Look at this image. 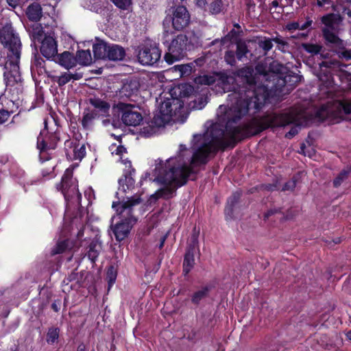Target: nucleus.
Masks as SVG:
<instances>
[{
	"label": "nucleus",
	"instance_id": "f257e3e1",
	"mask_svg": "<svg viewBox=\"0 0 351 351\" xmlns=\"http://www.w3.org/2000/svg\"><path fill=\"white\" fill-rule=\"evenodd\" d=\"M256 70L258 74L254 77L247 75H252L250 68L240 71L239 75H245L249 87L239 91L234 86L233 76L203 75L195 79V83L199 85H210L217 80V93H232L228 95V105L219 106L217 121L210 124L203 134L194 135L190 149L180 145L175 156L157 165L149 180L157 182L160 187L150 196V204L158 199L173 197L176 189L186 182L189 175L195 173L198 166L206 162L210 153L227 147L231 141L247 134V132L238 125L237 121L247 115L250 108L258 109L269 97L280 96L289 77L284 75L287 69L273 61L269 64L268 72L263 70L261 64Z\"/></svg>",
	"mask_w": 351,
	"mask_h": 351
},
{
	"label": "nucleus",
	"instance_id": "f03ea898",
	"mask_svg": "<svg viewBox=\"0 0 351 351\" xmlns=\"http://www.w3.org/2000/svg\"><path fill=\"white\" fill-rule=\"evenodd\" d=\"M0 42L3 45V54H7L6 57L0 54V65L4 66L3 75L7 84L12 86L21 80L19 66L21 41L10 23L0 28Z\"/></svg>",
	"mask_w": 351,
	"mask_h": 351
},
{
	"label": "nucleus",
	"instance_id": "7ed1b4c3",
	"mask_svg": "<svg viewBox=\"0 0 351 351\" xmlns=\"http://www.w3.org/2000/svg\"><path fill=\"white\" fill-rule=\"evenodd\" d=\"M183 104L178 99H169L165 100L159 106L153 119L151 121L143 123L141 133L146 137L156 134L160 128L165 125L171 121L176 120V115L180 113Z\"/></svg>",
	"mask_w": 351,
	"mask_h": 351
},
{
	"label": "nucleus",
	"instance_id": "20e7f679",
	"mask_svg": "<svg viewBox=\"0 0 351 351\" xmlns=\"http://www.w3.org/2000/svg\"><path fill=\"white\" fill-rule=\"evenodd\" d=\"M141 202L140 198L132 197L128 199L126 202H113L112 208L116 209L117 215L112 219V221L119 220L111 228L117 241L125 239L130 233L132 227L136 221L133 217L132 208Z\"/></svg>",
	"mask_w": 351,
	"mask_h": 351
},
{
	"label": "nucleus",
	"instance_id": "39448f33",
	"mask_svg": "<svg viewBox=\"0 0 351 351\" xmlns=\"http://www.w3.org/2000/svg\"><path fill=\"white\" fill-rule=\"evenodd\" d=\"M308 123L306 112L296 109L289 110L280 114H269L263 119L265 128L282 127L289 123H295V125L286 134L288 138L293 137L298 132L299 126L307 125Z\"/></svg>",
	"mask_w": 351,
	"mask_h": 351
},
{
	"label": "nucleus",
	"instance_id": "423d86ee",
	"mask_svg": "<svg viewBox=\"0 0 351 351\" xmlns=\"http://www.w3.org/2000/svg\"><path fill=\"white\" fill-rule=\"evenodd\" d=\"M164 44L168 48V52L165 56L166 62L172 64L180 60L185 56L187 48V38L186 36L179 34L173 37L169 30H165Z\"/></svg>",
	"mask_w": 351,
	"mask_h": 351
},
{
	"label": "nucleus",
	"instance_id": "0eeeda50",
	"mask_svg": "<svg viewBox=\"0 0 351 351\" xmlns=\"http://www.w3.org/2000/svg\"><path fill=\"white\" fill-rule=\"evenodd\" d=\"M348 115H351V99H348L328 102L319 111V116L322 118L348 119L346 117Z\"/></svg>",
	"mask_w": 351,
	"mask_h": 351
},
{
	"label": "nucleus",
	"instance_id": "6e6552de",
	"mask_svg": "<svg viewBox=\"0 0 351 351\" xmlns=\"http://www.w3.org/2000/svg\"><path fill=\"white\" fill-rule=\"evenodd\" d=\"M73 170V167H69L66 169L61 184L58 189L62 191L66 201L80 206L82 197L78 192L77 181L72 178Z\"/></svg>",
	"mask_w": 351,
	"mask_h": 351
},
{
	"label": "nucleus",
	"instance_id": "1a4fd4ad",
	"mask_svg": "<svg viewBox=\"0 0 351 351\" xmlns=\"http://www.w3.org/2000/svg\"><path fill=\"white\" fill-rule=\"evenodd\" d=\"M189 14L184 6H178L169 10V13L164 21L165 30H167V25L172 24L173 27L176 30L182 29L189 23Z\"/></svg>",
	"mask_w": 351,
	"mask_h": 351
},
{
	"label": "nucleus",
	"instance_id": "9d476101",
	"mask_svg": "<svg viewBox=\"0 0 351 351\" xmlns=\"http://www.w3.org/2000/svg\"><path fill=\"white\" fill-rule=\"evenodd\" d=\"M341 21L338 14H329L322 18V22L325 25L323 28V34L326 40L331 43L336 44L338 47L343 46L341 40L335 34Z\"/></svg>",
	"mask_w": 351,
	"mask_h": 351
},
{
	"label": "nucleus",
	"instance_id": "9b49d317",
	"mask_svg": "<svg viewBox=\"0 0 351 351\" xmlns=\"http://www.w3.org/2000/svg\"><path fill=\"white\" fill-rule=\"evenodd\" d=\"M161 51L154 44L142 46L138 53V60L143 65H152L159 60Z\"/></svg>",
	"mask_w": 351,
	"mask_h": 351
},
{
	"label": "nucleus",
	"instance_id": "f8f14e48",
	"mask_svg": "<svg viewBox=\"0 0 351 351\" xmlns=\"http://www.w3.org/2000/svg\"><path fill=\"white\" fill-rule=\"evenodd\" d=\"M56 143V137L53 135H49L46 129L40 132L37 140V148L39 149L41 160L48 159L49 151L55 149Z\"/></svg>",
	"mask_w": 351,
	"mask_h": 351
},
{
	"label": "nucleus",
	"instance_id": "ddd939ff",
	"mask_svg": "<svg viewBox=\"0 0 351 351\" xmlns=\"http://www.w3.org/2000/svg\"><path fill=\"white\" fill-rule=\"evenodd\" d=\"M37 39L41 42L40 52L47 59L53 58L58 52L57 43L53 34H40Z\"/></svg>",
	"mask_w": 351,
	"mask_h": 351
},
{
	"label": "nucleus",
	"instance_id": "4468645a",
	"mask_svg": "<svg viewBox=\"0 0 351 351\" xmlns=\"http://www.w3.org/2000/svg\"><path fill=\"white\" fill-rule=\"evenodd\" d=\"M125 175L123 178H121L119 180V189L117 193V195L119 199H123L121 202H126L128 199L125 200V197L123 194L125 193L128 191H130L134 185V180L132 176V172L134 171V169H132V167L130 168L128 166H125ZM133 197L126 199H132ZM138 198L137 197H136Z\"/></svg>",
	"mask_w": 351,
	"mask_h": 351
},
{
	"label": "nucleus",
	"instance_id": "2eb2a0df",
	"mask_svg": "<svg viewBox=\"0 0 351 351\" xmlns=\"http://www.w3.org/2000/svg\"><path fill=\"white\" fill-rule=\"evenodd\" d=\"M120 108L123 110L121 119L125 124L135 126L143 120L141 114L134 106L121 104Z\"/></svg>",
	"mask_w": 351,
	"mask_h": 351
},
{
	"label": "nucleus",
	"instance_id": "dca6fc26",
	"mask_svg": "<svg viewBox=\"0 0 351 351\" xmlns=\"http://www.w3.org/2000/svg\"><path fill=\"white\" fill-rule=\"evenodd\" d=\"M65 149L66 155L69 160H81L86 154L84 144L76 141H66Z\"/></svg>",
	"mask_w": 351,
	"mask_h": 351
},
{
	"label": "nucleus",
	"instance_id": "f3484780",
	"mask_svg": "<svg viewBox=\"0 0 351 351\" xmlns=\"http://www.w3.org/2000/svg\"><path fill=\"white\" fill-rule=\"evenodd\" d=\"M108 5V0H85L84 2V6L97 13L104 14L105 8Z\"/></svg>",
	"mask_w": 351,
	"mask_h": 351
},
{
	"label": "nucleus",
	"instance_id": "a211bd4d",
	"mask_svg": "<svg viewBox=\"0 0 351 351\" xmlns=\"http://www.w3.org/2000/svg\"><path fill=\"white\" fill-rule=\"evenodd\" d=\"M57 62L60 65L66 69L74 67L76 65V59L68 51H64L58 56Z\"/></svg>",
	"mask_w": 351,
	"mask_h": 351
},
{
	"label": "nucleus",
	"instance_id": "6ab92c4d",
	"mask_svg": "<svg viewBox=\"0 0 351 351\" xmlns=\"http://www.w3.org/2000/svg\"><path fill=\"white\" fill-rule=\"evenodd\" d=\"M90 104L97 109V113L101 116H106L110 110V105L106 101L98 97L90 99Z\"/></svg>",
	"mask_w": 351,
	"mask_h": 351
},
{
	"label": "nucleus",
	"instance_id": "aec40b11",
	"mask_svg": "<svg viewBox=\"0 0 351 351\" xmlns=\"http://www.w3.org/2000/svg\"><path fill=\"white\" fill-rule=\"evenodd\" d=\"M26 14L30 21H38L42 16V8L39 4L34 3L27 7Z\"/></svg>",
	"mask_w": 351,
	"mask_h": 351
},
{
	"label": "nucleus",
	"instance_id": "412c9836",
	"mask_svg": "<svg viewBox=\"0 0 351 351\" xmlns=\"http://www.w3.org/2000/svg\"><path fill=\"white\" fill-rule=\"evenodd\" d=\"M125 56V51L123 47L112 45L108 47L107 58L112 60H121Z\"/></svg>",
	"mask_w": 351,
	"mask_h": 351
},
{
	"label": "nucleus",
	"instance_id": "4be33fe9",
	"mask_svg": "<svg viewBox=\"0 0 351 351\" xmlns=\"http://www.w3.org/2000/svg\"><path fill=\"white\" fill-rule=\"evenodd\" d=\"M110 150L112 155L119 156V160L126 167H131V162L127 158H123V155L126 154V149L121 145H117L116 144H112L110 146Z\"/></svg>",
	"mask_w": 351,
	"mask_h": 351
},
{
	"label": "nucleus",
	"instance_id": "5701e85b",
	"mask_svg": "<svg viewBox=\"0 0 351 351\" xmlns=\"http://www.w3.org/2000/svg\"><path fill=\"white\" fill-rule=\"evenodd\" d=\"M109 46L104 42H99L93 45V50L95 57L98 59L107 58Z\"/></svg>",
	"mask_w": 351,
	"mask_h": 351
},
{
	"label": "nucleus",
	"instance_id": "b1692460",
	"mask_svg": "<svg viewBox=\"0 0 351 351\" xmlns=\"http://www.w3.org/2000/svg\"><path fill=\"white\" fill-rule=\"evenodd\" d=\"M75 246V244L69 241H62L58 242L56 245L53 248L51 253L52 254H60L66 251V250H71Z\"/></svg>",
	"mask_w": 351,
	"mask_h": 351
},
{
	"label": "nucleus",
	"instance_id": "393cba45",
	"mask_svg": "<svg viewBox=\"0 0 351 351\" xmlns=\"http://www.w3.org/2000/svg\"><path fill=\"white\" fill-rule=\"evenodd\" d=\"M76 62L82 65H89L92 62V56L89 50L79 51L77 54Z\"/></svg>",
	"mask_w": 351,
	"mask_h": 351
},
{
	"label": "nucleus",
	"instance_id": "a878e982",
	"mask_svg": "<svg viewBox=\"0 0 351 351\" xmlns=\"http://www.w3.org/2000/svg\"><path fill=\"white\" fill-rule=\"evenodd\" d=\"M80 76L78 74H72L69 72H65L60 76L56 77V81L59 86H64L71 80H78Z\"/></svg>",
	"mask_w": 351,
	"mask_h": 351
},
{
	"label": "nucleus",
	"instance_id": "bb28decb",
	"mask_svg": "<svg viewBox=\"0 0 351 351\" xmlns=\"http://www.w3.org/2000/svg\"><path fill=\"white\" fill-rule=\"evenodd\" d=\"M194 64L195 63L192 62V63L186 64L176 65L174 66V69L176 71H179L180 77L187 76V75H189L192 73V71L195 67Z\"/></svg>",
	"mask_w": 351,
	"mask_h": 351
},
{
	"label": "nucleus",
	"instance_id": "cd10ccee",
	"mask_svg": "<svg viewBox=\"0 0 351 351\" xmlns=\"http://www.w3.org/2000/svg\"><path fill=\"white\" fill-rule=\"evenodd\" d=\"M194 265V256L191 250H188L185 254L183 263L184 271L185 274L189 272Z\"/></svg>",
	"mask_w": 351,
	"mask_h": 351
},
{
	"label": "nucleus",
	"instance_id": "c85d7f7f",
	"mask_svg": "<svg viewBox=\"0 0 351 351\" xmlns=\"http://www.w3.org/2000/svg\"><path fill=\"white\" fill-rule=\"evenodd\" d=\"M84 220L82 219L80 216V219L77 217H74L71 221V229L74 231V226L77 230V237H80L83 235L82 230H81L84 226Z\"/></svg>",
	"mask_w": 351,
	"mask_h": 351
},
{
	"label": "nucleus",
	"instance_id": "c756f323",
	"mask_svg": "<svg viewBox=\"0 0 351 351\" xmlns=\"http://www.w3.org/2000/svg\"><path fill=\"white\" fill-rule=\"evenodd\" d=\"M208 291V290L206 287L196 291L192 297L193 302L195 304H198L203 298L207 295Z\"/></svg>",
	"mask_w": 351,
	"mask_h": 351
},
{
	"label": "nucleus",
	"instance_id": "7c9ffc66",
	"mask_svg": "<svg viewBox=\"0 0 351 351\" xmlns=\"http://www.w3.org/2000/svg\"><path fill=\"white\" fill-rule=\"evenodd\" d=\"M59 330L58 328H50L47 332V341L49 343H53L58 339Z\"/></svg>",
	"mask_w": 351,
	"mask_h": 351
},
{
	"label": "nucleus",
	"instance_id": "2f4dec72",
	"mask_svg": "<svg viewBox=\"0 0 351 351\" xmlns=\"http://www.w3.org/2000/svg\"><path fill=\"white\" fill-rule=\"evenodd\" d=\"M247 52V46L244 43L240 42L237 44V56L239 60H242Z\"/></svg>",
	"mask_w": 351,
	"mask_h": 351
},
{
	"label": "nucleus",
	"instance_id": "473e14b6",
	"mask_svg": "<svg viewBox=\"0 0 351 351\" xmlns=\"http://www.w3.org/2000/svg\"><path fill=\"white\" fill-rule=\"evenodd\" d=\"M302 47L308 53L317 54L320 51L321 47L317 45L303 44Z\"/></svg>",
	"mask_w": 351,
	"mask_h": 351
},
{
	"label": "nucleus",
	"instance_id": "72a5a7b5",
	"mask_svg": "<svg viewBox=\"0 0 351 351\" xmlns=\"http://www.w3.org/2000/svg\"><path fill=\"white\" fill-rule=\"evenodd\" d=\"M350 171V169L342 171L338 176V177L334 180V185L335 186H339L343 182V180L347 178V176Z\"/></svg>",
	"mask_w": 351,
	"mask_h": 351
},
{
	"label": "nucleus",
	"instance_id": "f704fd0d",
	"mask_svg": "<svg viewBox=\"0 0 351 351\" xmlns=\"http://www.w3.org/2000/svg\"><path fill=\"white\" fill-rule=\"evenodd\" d=\"M116 6L120 9L127 10L131 5V0H112Z\"/></svg>",
	"mask_w": 351,
	"mask_h": 351
},
{
	"label": "nucleus",
	"instance_id": "c9c22d12",
	"mask_svg": "<svg viewBox=\"0 0 351 351\" xmlns=\"http://www.w3.org/2000/svg\"><path fill=\"white\" fill-rule=\"evenodd\" d=\"M180 89L181 90V93L184 96H189L194 91L193 87L189 84H182L180 87Z\"/></svg>",
	"mask_w": 351,
	"mask_h": 351
},
{
	"label": "nucleus",
	"instance_id": "e433bc0d",
	"mask_svg": "<svg viewBox=\"0 0 351 351\" xmlns=\"http://www.w3.org/2000/svg\"><path fill=\"white\" fill-rule=\"evenodd\" d=\"M221 8H222V2L220 0H217L215 2H213L211 5H210V12L213 13V14H217L219 12H220V11L221 10Z\"/></svg>",
	"mask_w": 351,
	"mask_h": 351
},
{
	"label": "nucleus",
	"instance_id": "4c0bfd02",
	"mask_svg": "<svg viewBox=\"0 0 351 351\" xmlns=\"http://www.w3.org/2000/svg\"><path fill=\"white\" fill-rule=\"evenodd\" d=\"M272 46L271 40L269 39H265L260 42V47L266 51L270 50L272 48Z\"/></svg>",
	"mask_w": 351,
	"mask_h": 351
},
{
	"label": "nucleus",
	"instance_id": "58836bf2",
	"mask_svg": "<svg viewBox=\"0 0 351 351\" xmlns=\"http://www.w3.org/2000/svg\"><path fill=\"white\" fill-rule=\"evenodd\" d=\"M108 277L109 278V285L111 286L116 280V274L112 267L108 271Z\"/></svg>",
	"mask_w": 351,
	"mask_h": 351
},
{
	"label": "nucleus",
	"instance_id": "ea45409f",
	"mask_svg": "<svg viewBox=\"0 0 351 351\" xmlns=\"http://www.w3.org/2000/svg\"><path fill=\"white\" fill-rule=\"evenodd\" d=\"M10 117L8 111L3 110L1 107L0 108V124L4 123L8 120Z\"/></svg>",
	"mask_w": 351,
	"mask_h": 351
},
{
	"label": "nucleus",
	"instance_id": "a19ab883",
	"mask_svg": "<svg viewBox=\"0 0 351 351\" xmlns=\"http://www.w3.org/2000/svg\"><path fill=\"white\" fill-rule=\"evenodd\" d=\"M44 60L41 58H35L32 65V71L34 69V66H39L40 69L43 67Z\"/></svg>",
	"mask_w": 351,
	"mask_h": 351
},
{
	"label": "nucleus",
	"instance_id": "79ce46f5",
	"mask_svg": "<svg viewBox=\"0 0 351 351\" xmlns=\"http://www.w3.org/2000/svg\"><path fill=\"white\" fill-rule=\"evenodd\" d=\"M225 59L229 64L233 65L235 62L234 56L232 51H228L225 55Z\"/></svg>",
	"mask_w": 351,
	"mask_h": 351
},
{
	"label": "nucleus",
	"instance_id": "37998d69",
	"mask_svg": "<svg viewBox=\"0 0 351 351\" xmlns=\"http://www.w3.org/2000/svg\"><path fill=\"white\" fill-rule=\"evenodd\" d=\"M324 77L326 78V80L322 77H319L320 81H322L323 84H326V87H329L332 84L331 76L330 75L327 74Z\"/></svg>",
	"mask_w": 351,
	"mask_h": 351
},
{
	"label": "nucleus",
	"instance_id": "c03bdc74",
	"mask_svg": "<svg viewBox=\"0 0 351 351\" xmlns=\"http://www.w3.org/2000/svg\"><path fill=\"white\" fill-rule=\"evenodd\" d=\"M286 29L289 31L300 29V23L298 22L290 23L286 25Z\"/></svg>",
	"mask_w": 351,
	"mask_h": 351
},
{
	"label": "nucleus",
	"instance_id": "a18cd8bd",
	"mask_svg": "<svg viewBox=\"0 0 351 351\" xmlns=\"http://www.w3.org/2000/svg\"><path fill=\"white\" fill-rule=\"evenodd\" d=\"M295 186V182L294 180H290L287 182L284 187L282 188V190H293Z\"/></svg>",
	"mask_w": 351,
	"mask_h": 351
},
{
	"label": "nucleus",
	"instance_id": "49530a36",
	"mask_svg": "<svg viewBox=\"0 0 351 351\" xmlns=\"http://www.w3.org/2000/svg\"><path fill=\"white\" fill-rule=\"evenodd\" d=\"M93 117L91 114H87L84 115L82 119L83 126L85 128L88 127V123L91 121Z\"/></svg>",
	"mask_w": 351,
	"mask_h": 351
},
{
	"label": "nucleus",
	"instance_id": "de8ad7c7",
	"mask_svg": "<svg viewBox=\"0 0 351 351\" xmlns=\"http://www.w3.org/2000/svg\"><path fill=\"white\" fill-rule=\"evenodd\" d=\"M88 256L92 261H94V259L98 256V252L97 250L90 249L88 252Z\"/></svg>",
	"mask_w": 351,
	"mask_h": 351
},
{
	"label": "nucleus",
	"instance_id": "09e8293b",
	"mask_svg": "<svg viewBox=\"0 0 351 351\" xmlns=\"http://www.w3.org/2000/svg\"><path fill=\"white\" fill-rule=\"evenodd\" d=\"M197 6L202 8H205L207 3V0H195Z\"/></svg>",
	"mask_w": 351,
	"mask_h": 351
},
{
	"label": "nucleus",
	"instance_id": "8fccbe9b",
	"mask_svg": "<svg viewBox=\"0 0 351 351\" xmlns=\"http://www.w3.org/2000/svg\"><path fill=\"white\" fill-rule=\"evenodd\" d=\"M312 24V21L308 20L306 22L300 24V29H305Z\"/></svg>",
	"mask_w": 351,
	"mask_h": 351
},
{
	"label": "nucleus",
	"instance_id": "3c124183",
	"mask_svg": "<svg viewBox=\"0 0 351 351\" xmlns=\"http://www.w3.org/2000/svg\"><path fill=\"white\" fill-rule=\"evenodd\" d=\"M93 193V191L91 189H88L86 192H85V196L88 197V204L90 203V197H91V195Z\"/></svg>",
	"mask_w": 351,
	"mask_h": 351
},
{
	"label": "nucleus",
	"instance_id": "603ef678",
	"mask_svg": "<svg viewBox=\"0 0 351 351\" xmlns=\"http://www.w3.org/2000/svg\"><path fill=\"white\" fill-rule=\"evenodd\" d=\"M9 5L15 8L18 5L19 0H6Z\"/></svg>",
	"mask_w": 351,
	"mask_h": 351
},
{
	"label": "nucleus",
	"instance_id": "864d4df0",
	"mask_svg": "<svg viewBox=\"0 0 351 351\" xmlns=\"http://www.w3.org/2000/svg\"><path fill=\"white\" fill-rule=\"evenodd\" d=\"M330 1L329 0H317V5L319 6H323L325 4H329Z\"/></svg>",
	"mask_w": 351,
	"mask_h": 351
},
{
	"label": "nucleus",
	"instance_id": "5fc2aeb1",
	"mask_svg": "<svg viewBox=\"0 0 351 351\" xmlns=\"http://www.w3.org/2000/svg\"><path fill=\"white\" fill-rule=\"evenodd\" d=\"M342 55L346 59H351V53L350 51H343L342 53Z\"/></svg>",
	"mask_w": 351,
	"mask_h": 351
},
{
	"label": "nucleus",
	"instance_id": "6e6d98bb",
	"mask_svg": "<svg viewBox=\"0 0 351 351\" xmlns=\"http://www.w3.org/2000/svg\"><path fill=\"white\" fill-rule=\"evenodd\" d=\"M165 237L162 238V240L160 241V246H159L160 248L162 247V246H163V245L165 243Z\"/></svg>",
	"mask_w": 351,
	"mask_h": 351
},
{
	"label": "nucleus",
	"instance_id": "4d7b16f0",
	"mask_svg": "<svg viewBox=\"0 0 351 351\" xmlns=\"http://www.w3.org/2000/svg\"><path fill=\"white\" fill-rule=\"evenodd\" d=\"M348 338L351 340V330L347 333Z\"/></svg>",
	"mask_w": 351,
	"mask_h": 351
},
{
	"label": "nucleus",
	"instance_id": "13d9d810",
	"mask_svg": "<svg viewBox=\"0 0 351 351\" xmlns=\"http://www.w3.org/2000/svg\"><path fill=\"white\" fill-rule=\"evenodd\" d=\"M52 308H53L56 311H58V307H57V306H56V304H52Z\"/></svg>",
	"mask_w": 351,
	"mask_h": 351
},
{
	"label": "nucleus",
	"instance_id": "bf43d9fd",
	"mask_svg": "<svg viewBox=\"0 0 351 351\" xmlns=\"http://www.w3.org/2000/svg\"><path fill=\"white\" fill-rule=\"evenodd\" d=\"M301 153H302V154H304V155H306V152H304V147H303V146H302V147H301Z\"/></svg>",
	"mask_w": 351,
	"mask_h": 351
},
{
	"label": "nucleus",
	"instance_id": "052dcab7",
	"mask_svg": "<svg viewBox=\"0 0 351 351\" xmlns=\"http://www.w3.org/2000/svg\"><path fill=\"white\" fill-rule=\"evenodd\" d=\"M199 62H202V60H198L195 61V63L196 64H197Z\"/></svg>",
	"mask_w": 351,
	"mask_h": 351
},
{
	"label": "nucleus",
	"instance_id": "680f3d73",
	"mask_svg": "<svg viewBox=\"0 0 351 351\" xmlns=\"http://www.w3.org/2000/svg\"><path fill=\"white\" fill-rule=\"evenodd\" d=\"M229 210H230V208L227 207V208H226V213H227Z\"/></svg>",
	"mask_w": 351,
	"mask_h": 351
},
{
	"label": "nucleus",
	"instance_id": "e2e57ef3",
	"mask_svg": "<svg viewBox=\"0 0 351 351\" xmlns=\"http://www.w3.org/2000/svg\"><path fill=\"white\" fill-rule=\"evenodd\" d=\"M294 78L296 79V81L298 80V79L299 78L298 76H293Z\"/></svg>",
	"mask_w": 351,
	"mask_h": 351
},
{
	"label": "nucleus",
	"instance_id": "0e129e2a",
	"mask_svg": "<svg viewBox=\"0 0 351 351\" xmlns=\"http://www.w3.org/2000/svg\"><path fill=\"white\" fill-rule=\"evenodd\" d=\"M273 3L274 4V5H276V1H273Z\"/></svg>",
	"mask_w": 351,
	"mask_h": 351
},
{
	"label": "nucleus",
	"instance_id": "69168bd1",
	"mask_svg": "<svg viewBox=\"0 0 351 351\" xmlns=\"http://www.w3.org/2000/svg\"><path fill=\"white\" fill-rule=\"evenodd\" d=\"M273 3L274 4V5H276V1H273Z\"/></svg>",
	"mask_w": 351,
	"mask_h": 351
},
{
	"label": "nucleus",
	"instance_id": "338daca9",
	"mask_svg": "<svg viewBox=\"0 0 351 351\" xmlns=\"http://www.w3.org/2000/svg\"><path fill=\"white\" fill-rule=\"evenodd\" d=\"M325 65V63H322V64L321 65V66H323Z\"/></svg>",
	"mask_w": 351,
	"mask_h": 351
}]
</instances>
